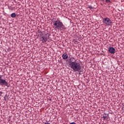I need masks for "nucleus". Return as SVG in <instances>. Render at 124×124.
I'll use <instances>...</instances> for the list:
<instances>
[{"label": "nucleus", "instance_id": "1", "mask_svg": "<svg viewBox=\"0 0 124 124\" xmlns=\"http://www.w3.org/2000/svg\"><path fill=\"white\" fill-rule=\"evenodd\" d=\"M73 71L75 72H83V68H82V66L80 63L74 61V62H72L70 63V66H69Z\"/></svg>", "mask_w": 124, "mask_h": 124}, {"label": "nucleus", "instance_id": "2", "mask_svg": "<svg viewBox=\"0 0 124 124\" xmlns=\"http://www.w3.org/2000/svg\"><path fill=\"white\" fill-rule=\"evenodd\" d=\"M53 26L54 30L56 31H62V30H66V27L63 25L62 22L59 20H56L53 22Z\"/></svg>", "mask_w": 124, "mask_h": 124}, {"label": "nucleus", "instance_id": "3", "mask_svg": "<svg viewBox=\"0 0 124 124\" xmlns=\"http://www.w3.org/2000/svg\"><path fill=\"white\" fill-rule=\"evenodd\" d=\"M49 36H50V34L49 33L45 34L43 36H41L40 40L42 41V43H46V42H47V39L49 38Z\"/></svg>", "mask_w": 124, "mask_h": 124}, {"label": "nucleus", "instance_id": "4", "mask_svg": "<svg viewBox=\"0 0 124 124\" xmlns=\"http://www.w3.org/2000/svg\"><path fill=\"white\" fill-rule=\"evenodd\" d=\"M103 23L105 24V25H106V26H110V25L112 24V21H111L110 18L106 17L103 19Z\"/></svg>", "mask_w": 124, "mask_h": 124}, {"label": "nucleus", "instance_id": "5", "mask_svg": "<svg viewBox=\"0 0 124 124\" xmlns=\"http://www.w3.org/2000/svg\"><path fill=\"white\" fill-rule=\"evenodd\" d=\"M0 86H6V87H8V82L6 81L5 79H3L2 78L0 79Z\"/></svg>", "mask_w": 124, "mask_h": 124}, {"label": "nucleus", "instance_id": "6", "mask_svg": "<svg viewBox=\"0 0 124 124\" xmlns=\"http://www.w3.org/2000/svg\"><path fill=\"white\" fill-rule=\"evenodd\" d=\"M108 51L110 54H115L116 53V49L113 47H109Z\"/></svg>", "mask_w": 124, "mask_h": 124}, {"label": "nucleus", "instance_id": "7", "mask_svg": "<svg viewBox=\"0 0 124 124\" xmlns=\"http://www.w3.org/2000/svg\"><path fill=\"white\" fill-rule=\"evenodd\" d=\"M69 60V66H70L71 62H76V60L74 57H71L68 59Z\"/></svg>", "mask_w": 124, "mask_h": 124}, {"label": "nucleus", "instance_id": "8", "mask_svg": "<svg viewBox=\"0 0 124 124\" xmlns=\"http://www.w3.org/2000/svg\"><path fill=\"white\" fill-rule=\"evenodd\" d=\"M62 59L63 60H67V58H68V55L66 53H64L62 55Z\"/></svg>", "mask_w": 124, "mask_h": 124}, {"label": "nucleus", "instance_id": "9", "mask_svg": "<svg viewBox=\"0 0 124 124\" xmlns=\"http://www.w3.org/2000/svg\"><path fill=\"white\" fill-rule=\"evenodd\" d=\"M11 17H12V18H15V17H16V14H15V13H12L11 15Z\"/></svg>", "mask_w": 124, "mask_h": 124}, {"label": "nucleus", "instance_id": "10", "mask_svg": "<svg viewBox=\"0 0 124 124\" xmlns=\"http://www.w3.org/2000/svg\"><path fill=\"white\" fill-rule=\"evenodd\" d=\"M38 32L39 33V35L40 36V37L43 36V33L42 32V31H38Z\"/></svg>", "mask_w": 124, "mask_h": 124}, {"label": "nucleus", "instance_id": "11", "mask_svg": "<svg viewBox=\"0 0 124 124\" xmlns=\"http://www.w3.org/2000/svg\"><path fill=\"white\" fill-rule=\"evenodd\" d=\"M88 8H90L91 10V9H93V7H92V6H91V5H89L88 6Z\"/></svg>", "mask_w": 124, "mask_h": 124}, {"label": "nucleus", "instance_id": "12", "mask_svg": "<svg viewBox=\"0 0 124 124\" xmlns=\"http://www.w3.org/2000/svg\"><path fill=\"white\" fill-rule=\"evenodd\" d=\"M103 118L104 119V120H105V119H107V116H104L103 117Z\"/></svg>", "mask_w": 124, "mask_h": 124}, {"label": "nucleus", "instance_id": "13", "mask_svg": "<svg viewBox=\"0 0 124 124\" xmlns=\"http://www.w3.org/2000/svg\"><path fill=\"white\" fill-rule=\"evenodd\" d=\"M4 99H5V100H8V98L6 96H5L4 97Z\"/></svg>", "mask_w": 124, "mask_h": 124}, {"label": "nucleus", "instance_id": "14", "mask_svg": "<svg viewBox=\"0 0 124 124\" xmlns=\"http://www.w3.org/2000/svg\"><path fill=\"white\" fill-rule=\"evenodd\" d=\"M106 1L107 2H110L111 1H110V0H106Z\"/></svg>", "mask_w": 124, "mask_h": 124}, {"label": "nucleus", "instance_id": "15", "mask_svg": "<svg viewBox=\"0 0 124 124\" xmlns=\"http://www.w3.org/2000/svg\"><path fill=\"white\" fill-rule=\"evenodd\" d=\"M2 78V76L0 75V79H1Z\"/></svg>", "mask_w": 124, "mask_h": 124}]
</instances>
